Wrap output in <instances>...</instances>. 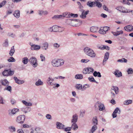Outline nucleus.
<instances>
[{
	"label": "nucleus",
	"mask_w": 133,
	"mask_h": 133,
	"mask_svg": "<svg viewBox=\"0 0 133 133\" xmlns=\"http://www.w3.org/2000/svg\"><path fill=\"white\" fill-rule=\"evenodd\" d=\"M64 61L61 59H54L52 60L51 64L54 67H58L63 65Z\"/></svg>",
	"instance_id": "obj_1"
},
{
	"label": "nucleus",
	"mask_w": 133,
	"mask_h": 133,
	"mask_svg": "<svg viewBox=\"0 0 133 133\" xmlns=\"http://www.w3.org/2000/svg\"><path fill=\"white\" fill-rule=\"evenodd\" d=\"M85 53L88 56L92 58H94L96 56V54L94 50L91 49L86 47L84 49Z\"/></svg>",
	"instance_id": "obj_2"
},
{
	"label": "nucleus",
	"mask_w": 133,
	"mask_h": 133,
	"mask_svg": "<svg viewBox=\"0 0 133 133\" xmlns=\"http://www.w3.org/2000/svg\"><path fill=\"white\" fill-rule=\"evenodd\" d=\"M29 61L34 67H36L38 63L36 58L35 57H32L29 59Z\"/></svg>",
	"instance_id": "obj_3"
},
{
	"label": "nucleus",
	"mask_w": 133,
	"mask_h": 133,
	"mask_svg": "<svg viewBox=\"0 0 133 133\" xmlns=\"http://www.w3.org/2000/svg\"><path fill=\"white\" fill-rule=\"evenodd\" d=\"M25 118L24 115H19L18 116L16 119V121L18 123L22 124L24 123Z\"/></svg>",
	"instance_id": "obj_4"
},
{
	"label": "nucleus",
	"mask_w": 133,
	"mask_h": 133,
	"mask_svg": "<svg viewBox=\"0 0 133 133\" xmlns=\"http://www.w3.org/2000/svg\"><path fill=\"white\" fill-rule=\"evenodd\" d=\"M79 21L77 19H68L67 20V22H70L69 24L70 25L73 26H76L77 24L76 22H78Z\"/></svg>",
	"instance_id": "obj_5"
},
{
	"label": "nucleus",
	"mask_w": 133,
	"mask_h": 133,
	"mask_svg": "<svg viewBox=\"0 0 133 133\" xmlns=\"http://www.w3.org/2000/svg\"><path fill=\"white\" fill-rule=\"evenodd\" d=\"M53 28V30L54 32H61L64 30V28H63L59 27V28H58V27L56 25H54L52 26Z\"/></svg>",
	"instance_id": "obj_6"
},
{
	"label": "nucleus",
	"mask_w": 133,
	"mask_h": 133,
	"mask_svg": "<svg viewBox=\"0 0 133 133\" xmlns=\"http://www.w3.org/2000/svg\"><path fill=\"white\" fill-rule=\"evenodd\" d=\"M18 111H19V109L17 108H14L12 110H9V114L10 115L12 116Z\"/></svg>",
	"instance_id": "obj_7"
},
{
	"label": "nucleus",
	"mask_w": 133,
	"mask_h": 133,
	"mask_svg": "<svg viewBox=\"0 0 133 133\" xmlns=\"http://www.w3.org/2000/svg\"><path fill=\"white\" fill-rule=\"evenodd\" d=\"M82 13L81 15H80V17L83 19H84L86 17V15L89 13V11L88 10L85 12V11L83 9L81 11Z\"/></svg>",
	"instance_id": "obj_8"
},
{
	"label": "nucleus",
	"mask_w": 133,
	"mask_h": 133,
	"mask_svg": "<svg viewBox=\"0 0 133 133\" xmlns=\"http://www.w3.org/2000/svg\"><path fill=\"white\" fill-rule=\"evenodd\" d=\"M56 124L57 126L56 127L57 129H64L65 125L62 123L58 122H57L56 123Z\"/></svg>",
	"instance_id": "obj_9"
},
{
	"label": "nucleus",
	"mask_w": 133,
	"mask_h": 133,
	"mask_svg": "<svg viewBox=\"0 0 133 133\" xmlns=\"http://www.w3.org/2000/svg\"><path fill=\"white\" fill-rule=\"evenodd\" d=\"M14 79L15 81V82L19 84H21L24 83V81L23 80H20L18 79L17 77H14Z\"/></svg>",
	"instance_id": "obj_10"
},
{
	"label": "nucleus",
	"mask_w": 133,
	"mask_h": 133,
	"mask_svg": "<svg viewBox=\"0 0 133 133\" xmlns=\"http://www.w3.org/2000/svg\"><path fill=\"white\" fill-rule=\"evenodd\" d=\"M125 30L127 31H133V27L131 25L127 26L124 27Z\"/></svg>",
	"instance_id": "obj_11"
},
{
	"label": "nucleus",
	"mask_w": 133,
	"mask_h": 133,
	"mask_svg": "<svg viewBox=\"0 0 133 133\" xmlns=\"http://www.w3.org/2000/svg\"><path fill=\"white\" fill-rule=\"evenodd\" d=\"M41 48V46L37 45L34 44L32 45V47H31L30 49L32 50H38Z\"/></svg>",
	"instance_id": "obj_12"
},
{
	"label": "nucleus",
	"mask_w": 133,
	"mask_h": 133,
	"mask_svg": "<svg viewBox=\"0 0 133 133\" xmlns=\"http://www.w3.org/2000/svg\"><path fill=\"white\" fill-rule=\"evenodd\" d=\"M109 53L108 52H106L104 56V59L103 60V64L104 65L105 64V63H104L105 62H106L109 58Z\"/></svg>",
	"instance_id": "obj_13"
},
{
	"label": "nucleus",
	"mask_w": 133,
	"mask_h": 133,
	"mask_svg": "<svg viewBox=\"0 0 133 133\" xmlns=\"http://www.w3.org/2000/svg\"><path fill=\"white\" fill-rule=\"evenodd\" d=\"M97 103L99 105L98 106V108L99 110L100 111H103V110H104L105 109V107L103 104L99 102H97Z\"/></svg>",
	"instance_id": "obj_14"
},
{
	"label": "nucleus",
	"mask_w": 133,
	"mask_h": 133,
	"mask_svg": "<svg viewBox=\"0 0 133 133\" xmlns=\"http://www.w3.org/2000/svg\"><path fill=\"white\" fill-rule=\"evenodd\" d=\"M114 74L116 77H120L122 75L121 72L119 71L118 70H116V71L114 72Z\"/></svg>",
	"instance_id": "obj_15"
},
{
	"label": "nucleus",
	"mask_w": 133,
	"mask_h": 133,
	"mask_svg": "<svg viewBox=\"0 0 133 133\" xmlns=\"http://www.w3.org/2000/svg\"><path fill=\"white\" fill-rule=\"evenodd\" d=\"M78 116L76 114L73 115L71 123H76L77 120Z\"/></svg>",
	"instance_id": "obj_16"
},
{
	"label": "nucleus",
	"mask_w": 133,
	"mask_h": 133,
	"mask_svg": "<svg viewBox=\"0 0 133 133\" xmlns=\"http://www.w3.org/2000/svg\"><path fill=\"white\" fill-rule=\"evenodd\" d=\"M90 29L91 32H96L98 30V27L92 26L90 28Z\"/></svg>",
	"instance_id": "obj_17"
},
{
	"label": "nucleus",
	"mask_w": 133,
	"mask_h": 133,
	"mask_svg": "<svg viewBox=\"0 0 133 133\" xmlns=\"http://www.w3.org/2000/svg\"><path fill=\"white\" fill-rule=\"evenodd\" d=\"M63 16L62 15H54L52 17V18L54 19H59L63 18Z\"/></svg>",
	"instance_id": "obj_18"
},
{
	"label": "nucleus",
	"mask_w": 133,
	"mask_h": 133,
	"mask_svg": "<svg viewBox=\"0 0 133 133\" xmlns=\"http://www.w3.org/2000/svg\"><path fill=\"white\" fill-rule=\"evenodd\" d=\"M95 4V2H91L90 1H89L87 3V5L90 7H92L94 6H95V5H94Z\"/></svg>",
	"instance_id": "obj_19"
},
{
	"label": "nucleus",
	"mask_w": 133,
	"mask_h": 133,
	"mask_svg": "<svg viewBox=\"0 0 133 133\" xmlns=\"http://www.w3.org/2000/svg\"><path fill=\"white\" fill-rule=\"evenodd\" d=\"M1 82L2 84L4 86H7L9 82L6 79L4 80H1Z\"/></svg>",
	"instance_id": "obj_20"
},
{
	"label": "nucleus",
	"mask_w": 133,
	"mask_h": 133,
	"mask_svg": "<svg viewBox=\"0 0 133 133\" xmlns=\"http://www.w3.org/2000/svg\"><path fill=\"white\" fill-rule=\"evenodd\" d=\"M74 130H76L78 128V127L76 123H73L71 127Z\"/></svg>",
	"instance_id": "obj_21"
},
{
	"label": "nucleus",
	"mask_w": 133,
	"mask_h": 133,
	"mask_svg": "<svg viewBox=\"0 0 133 133\" xmlns=\"http://www.w3.org/2000/svg\"><path fill=\"white\" fill-rule=\"evenodd\" d=\"M13 15L16 18H18L20 16V11L18 10L15 11Z\"/></svg>",
	"instance_id": "obj_22"
},
{
	"label": "nucleus",
	"mask_w": 133,
	"mask_h": 133,
	"mask_svg": "<svg viewBox=\"0 0 133 133\" xmlns=\"http://www.w3.org/2000/svg\"><path fill=\"white\" fill-rule=\"evenodd\" d=\"M92 122L94 125H97L98 124V120L97 116H95L93 118Z\"/></svg>",
	"instance_id": "obj_23"
},
{
	"label": "nucleus",
	"mask_w": 133,
	"mask_h": 133,
	"mask_svg": "<svg viewBox=\"0 0 133 133\" xmlns=\"http://www.w3.org/2000/svg\"><path fill=\"white\" fill-rule=\"evenodd\" d=\"M93 75L95 77L97 76L98 77H101V73L99 72H97L96 71H95L93 73Z\"/></svg>",
	"instance_id": "obj_24"
},
{
	"label": "nucleus",
	"mask_w": 133,
	"mask_h": 133,
	"mask_svg": "<svg viewBox=\"0 0 133 133\" xmlns=\"http://www.w3.org/2000/svg\"><path fill=\"white\" fill-rule=\"evenodd\" d=\"M29 60L28 58L25 57L22 59V62L24 64H26L28 62Z\"/></svg>",
	"instance_id": "obj_25"
},
{
	"label": "nucleus",
	"mask_w": 133,
	"mask_h": 133,
	"mask_svg": "<svg viewBox=\"0 0 133 133\" xmlns=\"http://www.w3.org/2000/svg\"><path fill=\"white\" fill-rule=\"evenodd\" d=\"M48 43L47 42H45L43 44L42 47L43 49L46 50L48 48Z\"/></svg>",
	"instance_id": "obj_26"
},
{
	"label": "nucleus",
	"mask_w": 133,
	"mask_h": 133,
	"mask_svg": "<svg viewBox=\"0 0 133 133\" xmlns=\"http://www.w3.org/2000/svg\"><path fill=\"white\" fill-rule=\"evenodd\" d=\"M43 82L40 79H39L38 81L36 82L35 84L37 86L42 85L43 84Z\"/></svg>",
	"instance_id": "obj_27"
},
{
	"label": "nucleus",
	"mask_w": 133,
	"mask_h": 133,
	"mask_svg": "<svg viewBox=\"0 0 133 133\" xmlns=\"http://www.w3.org/2000/svg\"><path fill=\"white\" fill-rule=\"evenodd\" d=\"M14 46H13L11 48V50L10 51L9 54L10 56H12L13 55L15 52V49Z\"/></svg>",
	"instance_id": "obj_28"
},
{
	"label": "nucleus",
	"mask_w": 133,
	"mask_h": 133,
	"mask_svg": "<svg viewBox=\"0 0 133 133\" xmlns=\"http://www.w3.org/2000/svg\"><path fill=\"white\" fill-rule=\"evenodd\" d=\"M9 130L12 132H14L16 131L15 128L13 126H10L8 127Z\"/></svg>",
	"instance_id": "obj_29"
},
{
	"label": "nucleus",
	"mask_w": 133,
	"mask_h": 133,
	"mask_svg": "<svg viewBox=\"0 0 133 133\" xmlns=\"http://www.w3.org/2000/svg\"><path fill=\"white\" fill-rule=\"evenodd\" d=\"M111 89L115 91L116 94H118L119 92V89L117 87L113 86L111 88Z\"/></svg>",
	"instance_id": "obj_30"
},
{
	"label": "nucleus",
	"mask_w": 133,
	"mask_h": 133,
	"mask_svg": "<svg viewBox=\"0 0 133 133\" xmlns=\"http://www.w3.org/2000/svg\"><path fill=\"white\" fill-rule=\"evenodd\" d=\"M22 103L26 106H31L32 104L30 102H28L24 100H23L22 101Z\"/></svg>",
	"instance_id": "obj_31"
},
{
	"label": "nucleus",
	"mask_w": 133,
	"mask_h": 133,
	"mask_svg": "<svg viewBox=\"0 0 133 133\" xmlns=\"http://www.w3.org/2000/svg\"><path fill=\"white\" fill-rule=\"evenodd\" d=\"M75 78L76 79H81L83 78V75L81 74H78L75 76Z\"/></svg>",
	"instance_id": "obj_32"
},
{
	"label": "nucleus",
	"mask_w": 133,
	"mask_h": 133,
	"mask_svg": "<svg viewBox=\"0 0 133 133\" xmlns=\"http://www.w3.org/2000/svg\"><path fill=\"white\" fill-rule=\"evenodd\" d=\"M132 100H127L123 102V104L125 105H128L132 103Z\"/></svg>",
	"instance_id": "obj_33"
},
{
	"label": "nucleus",
	"mask_w": 133,
	"mask_h": 133,
	"mask_svg": "<svg viewBox=\"0 0 133 133\" xmlns=\"http://www.w3.org/2000/svg\"><path fill=\"white\" fill-rule=\"evenodd\" d=\"M76 88L78 90L81 89L83 91L84 89H82V86L81 84H79L76 85Z\"/></svg>",
	"instance_id": "obj_34"
},
{
	"label": "nucleus",
	"mask_w": 133,
	"mask_h": 133,
	"mask_svg": "<svg viewBox=\"0 0 133 133\" xmlns=\"http://www.w3.org/2000/svg\"><path fill=\"white\" fill-rule=\"evenodd\" d=\"M87 72L88 74L92 73L94 71V69L88 67L87 68Z\"/></svg>",
	"instance_id": "obj_35"
},
{
	"label": "nucleus",
	"mask_w": 133,
	"mask_h": 133,
	"mask_svg": "<svg viewBox=\"0 0 133 133\" xmlns=\"http://www.w3.org/2000/svg\"><path fill=\"white\" fill-rule=\"evenodd\" d=\"M117 61L121 63H127V60L125 58H122L121 59H118Z\"/></svg>",
	"instance_id": "obj_36"
},
{
	"label": "nucleus",
	"mask_w": 133,
	"mask_h": 133,
	"mask_svg": "<svg viewBox=\"0 0 133 133\" xmlns=\"http://www.w3.org/2000/svg\"><path fill=\"white\" fill-rule=\"evenodd\" d=\"M52 81L51 79V77H49L47 81V83L48 84L52 85L53 84V83H52Z\"/></svg>",
	"instance_id": "obj_37"
},
{
	"label": "nucleus",
	"mask_w": 133,
	"mask_h": 133,
	"mask_svg": "<svg viewBox=\"0 0 133 133\" xmlns=\"http://www.w3.org/2000/svg\"><path fill=\"white\" fill-rule=\"evenodd\" d=\"M8 72L9 76H12L14 74V71H11L10 69H8Z\"/></svg>",
	"instance_id": "obj_38"
},
{
	"label": "nucleus",
	"mask_w": 133,
	"mask_h": 133,
	"mask_svg": "<svg viewBox=\"0 0 133 133\" xmlns=\"http://www.w3.org/2000/svg\"><path fill=\"white\" fill-rule=\"evenodd\" d=\"M88 79L89 81L91 82H95L96 83H98L94 79V78L93 77H90L88 78Z\"/></svg>",
	"instance_id": "obj_39"
},
{
	"label": "nucleus",
	"mask_w": 133,
	"mask_h": 133,
	"mask_svg": "<svg viewBox=\"0 0 133 133\" xmlns=\"http://www.w3.org/2000/svg\"><path fill=\"white\" fill-rule=\"evenodd\" d=\"M98 32L101 34H105L106 33V32L103 29V28L102 27L101 28Z\"/></svg>",
	"instance_id": "obj_40"
},
{
	"label": "nucleus",
	"mask_w": 133,
	"mask_h": 133,
	"mask_svg": "<svg viewBox=\"0 0 133 133\" xmlns=\"http://www.w3.org/2000/svg\"><path fill=\"white\" fill-rule=\"evenodd\" d=\"M48 14V12L46 11H43L42 10L40 11L39 13V15H42L43 14L46 15L47 14Z\"/></svg>",
	"instance_id": "obj_41"
},
{
	"label": "nucleus",
	"mask_w": 133,
	"mask_h": 133,
	"mask_svg": "<svg viewBox=\"0 0 133 133\" xmlns=\"http://www.w3.org/2000/svg\"><path fill=\"white\" fill-rule=\"evenodd\" d=\"M97 129V127L96 125H94L91 128V131L92 132V133H93Z\"/></svg>",
	"instance_id": "obj_42"
},
{
	"label": "nucleus",
	"mask_w": 133,
	"mask_h": 133,
	"mask_svg": "<svg viewBox=\"0 0 133 133\" xmlns=\"http://www.w3.org/2000/svg\"><path fill=\"white\" fill-rule=\"evenodd\" d=\"M8 69L5 70L3 72L2 74L4 76H8Z\"/></svg>",
	"instance_id": "obj_43"
},
{
	"label": "nucleus",
	"mask_w": 133,
	"mask_h": 133,
	"mask_svg": "<svg viewBox=\"0 0 133 133\" xmlns=\"http://www.w3.org/2000/svg\"><path fill=\"white\" fill-rule=\"evenodd\" d=\"M78 16V15L77 14H74L72 13H71V14H69L68 15V17L69 18L71 17H77Z\"/></svg>",
	"instance_id": "obj_44"
},
{
	"label": "nucleus",
	"mask_w": 133,
	"mask_h": 133,
	"mask_svg": "<svg viewBox=\"0 0 133 133\" xmlns=\"http://www.w3.org/2000/svg\"><path fill=\"white\" fill-rule=\"evenodd\" d=\"M95 4H96V6L100 8L102 7V4L101 3L97 1H95Z\"/></svg>",
	"instance_id": "obj_45"
},
{
	"label": "nucleus",
	"mask_w": 133,
	"mask_h": 133,
	"mask_svg": "<svg viewBox=\"0 0 133 133\" xmlns=\"http://www.w3.org/2000/svg\"><path fill=\"white\" fill-rule=\"evenodd\" d=\"M113 112L116 113H117L119 114L121 112V111L119 110V108L117 107L115 109Z\"/></svg>",
	"instance_id": "obj_46"
},
{
	"label": "nucleus",
	"mask_w": 133,
	"mask_h": 133,
	"mask_svg": "<svg viewBox=\"0 0 133 133\" xmlns=\"http://www.w3.org/2000/svg\"><path fill=\"white\" fill-rule=\"evenodd\" d=\"M127 72L129 74L133 73V70L131 68L128 69V70Z\"/></svg>",
	"instance_id": "obj_47"
},
{
	"label": "nucleus",
	"mask_w": 133,
	"mask_h": 133,
	"mask_svg": "<svg viewBox=\"0 0 133 133\" xmlns=\"http://www.w3.org/2000/svg\"><path fill=\"white\" fill-rule=\"evenodd\" d=\"M9 62H15V59L12 57H11L8 60Z\"/></svg>",
	"instance_id": "obj_48"
},
{
	"label": "nucleus",
	"mask_w": 133,
	"mask_h": 133,
	"mask_svg": "<svg viewBox=\"0 0 133 133\" xmlns=\"http://www.w3.org/2000/svg\"><path fill=\"white\" fill-rule=\"evenodd\" d=\"M110 48L108 46L106 45H103V47H102V50H103L104 49H106L109 50V49Z\"/></svg>",
	"instance_id": "obj_49"
},
{
	"label": "nucleus",
	"mask_w": 133,
	"mask_h": 133,
	"mask_svg": "<svg viewBox=\"0 0 133 133\" xmlns=\"http://www.w3.org/2000/svg\"><path fill=\"white\" fill-rule=\"evenodd\" d=\"M71 127H67L65 128H64V131L66 132L70 131L71 129Z\"/></svg>",
	"instance_id": "obj_50"
},
{
	"label": "nucleus",
	"mask_w": 133,
	"mask_h": 133,
	"mask_svg": "<svg viewBox=\"0 0 133 133\" xmlns=\"http://www.w3.org/2000/svg\"><path fill=\"white\" fill-rule=\"evenodd\" d=\"M104 31L106 32V31H108L109 30V28L108 26H104L102 27Z\"/></svg>",
	"instance_id": "obj_51"
},
{
	"label": "nucleus",
	"mask_w": 133,
	"mask_h": 133,
	"mask_svg": "<svg viewBox=\"0 0 133 133\" xmlns=\"http://www.w3.org/2000/svg\"><path fill=\"white\" fill-rule=\"evenodd\" d=\"M4 90H6L10 92H11V87L10 86H9L6 88H5Z\"/></svg>",
	"instance_id": "obj_52"
},
{
	"label": "nucleus",
	"mask_w": 133,
	"mask_h": 133,
	"mask_svg": "<svg viewBox=\"0 0 133 133\" xmlns=\"http://www.w3.org/2000/svg\"><path fill=\"white\" fill-rule=\"evenodd\" d=\"M89 61V60L88 59H82L81 60V62L82 63H87Z\"/></svg>",
	"instance_id": "obj_53"
},
{
	"label": "nucleus",
	"mask_w": 133,
	"mask_h": 133,
	"mask_svg": "<svg viewBox=\"0 0 133 133\" xmlns=\"http://www.w3.org/2000/svg\"><path fill=\"white\" fill-rule=\"evenodd\" d=\"M54 47H55V48L57 49L60 46V45L57 43H55L54 44Z\"/></svg>",
	"instance_id": "obj_54"
},
{
	"label": "nucleus",
	"mask_w": 133,
	"mask_h": 133,
	"mask_svg": "<svg viewBox=\"0 0 133 133\" xmlns=\"http://www.w3.org/2000/svg\"><path fill=\"white\" fill-rule=\"evenodd\" d=\"M112 33L113 35L115 36H117L120 35V34L117 31L116 32H113Z\"/></svg>",
	"instance_id": "obj_55"
},
{
	"label": "nucleus",
	"mask_w": 133,
	"mask_h": 133,
	"mask_svg": "<svg viewBox=\"0 0 133 133\" xmlns=\"http://www.w3.org/2000/svg\"><path fill=\"white\" fill-rule=\"evenodd\" d=\"M0 104H4V103L3 102V98L1 96H0Z\"/></svg>",
	"instance_id": "obj_56"
},
{
	"label": "nucleus",
	"mask_w": 133,
	"mask_h": 133,
	"mask_svg": "<svg viewBox=\"0 0 133 133\" xmlns=\"http://www.w3.org/2000/svg\"><path fill=\"white\" fill-rule=\"evenodd\" d=\"M40 57L42 61H45V57H44L42 55H41Z\"/></svg>",
	"instance_id": "obj_57"
},
{
	"label": "nucleus",
	"mask_w": 133,
	"mask_h": 133,
	"mask_svg": "<svg viewBox=\"0 0 133 133\" xmlns=\"http://www.w3.org/2000/svg\"><path fill=\"white\" fill-rule=\"evenodd\" d=\"M89 85H88L87 84H85L83 86V87H82V89H84V90H85L86 88H89Z\"/></svg>",
	"instance_id": "obj_58"
},
{
	"label": "nucleus",
	"mask_w": 133,
	"mask_h": 133,
	"mask_svg": "<svg viewBox=\"0 0 133 133\" xmlns=\"http://www.w3.org/2000/svg\"><path fill=\"white\" fill-rule=\"evenodd\" d=\"M65 78V77L61 76H59L57 77H55L54 78L57 79L58 78L63 79Z\"/></svg>",
	"instance_id": "obj_59"
},
{
	"label": "nucleus",
	"mask_w": 133,
	"mask_h": 133,
	"mask_svg": "<svg viewBox=\"0 0 133 133\" xmlns=\"http://www.w3.org/2000/svg\"><path fill=\"white\" fill-rule=\"evenodd\" d=\"M6 15H8L12 13V11L10 10H8L6 12Z\"/></svg>",
	"instance_id": "obj_60"
},
{
	"label": "nucleus",
	"mask_w": 133,
	"mask_h": 133,
	"mask_svg": "<svg viewBox=\"0 0 133 133\" xmlns=\"http://www.w3.org/2000/svg\"><path fill=\"white\" fill-rule=\"evenodd\" d=\"M46 117L48 119H51V117L50 115L47 114L46 115Z\"/></svg>",
	"instance_id": "obj_61"
},
{
	"label": "nucleus",
	"mask_w": 133,
	"mask_h": 133,
	"mask_svg": "<svg viewBox=\"0 0 133 133\" xmlns=\"http://www.w3.org/2000/svg\"><path fill=\"white\" fill-rule=\"evenodd\" d=\"M11 102L12 104H13L16 103V101L14 99H12L11 100Z\"/></svg>",
	"instance_id": "obj_62"
},
{
	"label": "nucleus",
	"mask_w": 133,
	"mask_h": 133,
	"mask_svg": "<svg viewBox=\"0 0 133 133\" xmlns=\"http://www.w3.org/2000/svg\"><path fill=\"white\" fill-rule=\"evenodd\" d=\"M122 41L124 43H126L127 41V39L125 37H122Z\"/></svg>",
	"instance_id": "obj_63"
},
{
	"label": "nucleus",
	"mask_w": 133,
	"mask_h": 133,
	"mask_svg": "<svg viewBox=\"0 0 133 133\" xmlns=\"http://www.w3.org/2000/svg\"><path fill=\"white\" fill-rule=\"evenodd\" d=\"M17 132L18 133H24L23 130L21 129L18 130L17 131Z\"/></svg>",
	"instance_id": "obj_64"
}]
</instances>
